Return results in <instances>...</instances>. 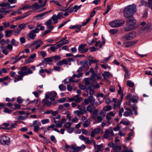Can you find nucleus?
I'll return each mask as SVG.
<instances>
[{"instance_id": "f257e3e1", "label": "nucleus", "mask_w": 152, "mask_h": 152, "mask_svg": "<svg viewBox=\"0 0 152 152\" xmlns=\"http://www.w3.org/2000/svg\"><path fill=\"white\" fill-rule=\"evenodd\" d=\"M136 5L133 4L127 6L124 9V16L126 18H129L126 21V26L124 28L125 31H128L136 28L135 26L136 21L133 15L136 11Z\"/></svg>"}, {"instance_id": "f03ea898", "label": "nucleus", "mask_w": 152, "mask_h": 152, "mask_svg": "<svg viewBox=\"0 0 152 152\" xmlns=\"http://www.w3.org/2000/svg\"><path fill=\"white\" fill-rule=\"evenodd\" d=\"M33 72L30 68H28L26 66H22L20 69V71L18 72V73L19 75H17L18 77H15L14 82L16 83L18 81L22 80L23 77L28 75L32 74Z\"/></svg>"}, {"instance_id": "7ed1b4c3", "label": "nucleus", "mask_w": 152, "mask_h": 152, "mask_svg": "<svg viewBox=\"0 0 152 152\" xmlns=\"http://www.w3.org/2000/svg\"><path fill=\"white\" fill-rule=\"evenodd\" d=\"M79 138L82 140H83L86 144H91L93 143L94 147L95 150L101 151H102V148L103 147L102 144L96 145L95 140L93 139L89 140V137H86L83 135L80 136Z\"/></svg>"}, {"instance_id": "20e7f679", "label": "nucleus", "mask_w": 152, "mask_h": 152, "mask_svg": "<svg viewBox=\"0 0 152 152\" xmlns=\"http://www.w3.org/2000/svg\"><path fill=\"white\" fill-rule=\"evenodd\" d=\"M88 63V62L87 61L85 60H84L82 63L81 66L80 67L77 71L78 74L77 75L74 74L72 76V77L75 78L76 77L77 78H79L82 77L83 75L82 72L83 69L85 68L86 69H88L89 68Z\"/></svg>"}, {"instance_id": "39448f33", "label": "nucleus", "mask_w": 152, "mask_h": 152, "mask_svg": "<svg viewBox=\"0 0 152 152\" xmlns=\"http://www.w3.org/2000/svg\"><path fill=\"white\" fill-rule=\"evenodd\" d=\"M124 23L125 21L123 20H118L110 22L109 25L113 28H117L122 26Z\"/></svg>"}, {"instance_id": "423d86ee", "label": "nucleus", "mask_w": 152, "mask_h": 152, "mask_svg": "<svg viewBox=\"0 0 152 152\" xmlns=\"http://www.w3.org/2000/svg\"><path fill=\"white\" fill-rule=\"evenodd\" d=\"M136 33L134 31H132L128 34H125L123 37V38L126 40H131L136 36Z\"/></svg>"}, {"instance_id": "0eeeda50", "label": "nucleus", "mask_w": 152, "mask_h": 152, "mask_svg": "<svg viewBox=\"0 0 152 152\" xmlns=\"http://www.w3.org/2000/svg\"><path fill=\"white\" fill-rule=\"evenodd\" d=\"M39 31V29L37 28H36L30 31L28 35L30 39H35L36 35L35 33H37Z\"/></svg>"}, {"instance_id": "6e6552de", "label": "nucleus", "mask_w": 152, "mask_h": 152, "mask_svg": "<svg viewBox=\"0 0 152 152\" xmlns=\"http://www.w3.org/2000/svg\"><path fill=\"white\" fill-rule=\"evenodd\" d=\"M86 44H81L78 47V51L80 53H84L87 52L88 50V49L86 47Z\"/></svg>"}, {"instance_id": "1a4fd4ad", "label": "nucleus", "mask_w": 152, "mask_h": 152, "mask_svg": "<svg viewBox=\"0 0 152 152\" xmlns=\"http://www.w3.org/2000/svg\"><path fill=\"white\" fill-rule=\"evenodd\" d=\"M10 142L8 137L5 135H3L0 137V142L2 144H7Z\"/></svg>"}, {"instance_id": "9d476101", "label": "nucleus", "mask_w": 152, "mask_h": 152, "mask_svg": "<svg viewBox=\"0 0 152 152\" xmlns=\"http://www.w3.org/2000/svg\"><path fill=\"white\" fill-rule=\"evenodd\" d=\"M125 111L123 115L125 117H131L133 114L132 112L131 109L127 107H124Z\"/></svg>"}, {"instance_id": "9b49d317", "label": "nucleus", "mask_w": 152, "mask_h": 152, "mask_svg": "<svg viewBox=\"0 0 152 152\" xmlns=\"http://www.w3.org/2000/svg\"><path fill=\"white\" fill-rule=\"evenodd\" d=\"M43 44V42L40 39H39L34 42L32 44V45H36L35 48L37 49Z\"/></svg>"}, {"instance_id": "f8f14e48", "label": "nucleus", "mask_w": 152, "mask_h": 152, "mask_svg": "<svg viewBox=\"0 0 152 152\" xmlns=\"http://www.w3.org/2000/svg\"><path fill=\"white\" fill-rule=\"evenodd\" d=\"M66 121V120L63 118L60 121H57V122L56 124V126L57 128H61L62 126V124L63 123H65Z\"/></svg>"}, {"instance_id": "ddd939ff", "label": "nucleus", "mask_w": 152, "mask_h": 152, "mask_svg": "<svg viewBox=\"0 0 152 152\" xmlns=\"http://www.w3.org/2000/svg\"><path fill=\"white\" fill-rule=\"evenodd\" d=\"M146 27L143 26L142 28V30L144 32H148L149 31L152 29V26L151 25L150 23H148L146 24Z\"/></svg>"}, {"instance_id": "4468645a", "label": "nucleus", "mask_w": 152, "mask_h": 152, "mask_svg": "<svg viewBox=\"0 0 152 152\" xmlns=\"http://www.w3.org/2000/svg\"><path fill=\"white\" fill-rule=\"evenodd\" d=\"M42 103L44 106L46 105L47 107H49L52 104V103L51 102L48 101V99H44L42 100Z\"/></svg>"}, {"instance_id": "2eb2a0df", "label": "nucleus", "mask_w": 152, "mask_h": 152, "mask_svg": "<svg viewBox=\"0 0 152 152\" xmlns=\"http://www.w3.org/2000/svg\"><path fill=\"white\" fill-rule=\"evenodd\" d=\"M88 58L89 60V64L90 65H91L92 64L95 63H97L99 62V60L96 59L94 60L93 57L91 56H89L88 57Z\"/></svg>"}, {"instance_id": "dca6fc26", "label": "nucleus", "mask_w": 152, "mask_h": 152, "mask_svg": "<svg viewBox=\"0 0 152 152\" xmlns=\"http://www.w3.org/2000/svg\"><path fill=\"white\" fill-rule=\"evenodd\" d=\"M10 125L9 123H4L0 126V129L8 130V127Z\"/></svg>"}, {"instance_id": "f3484780", "label": "nucleus", "mask_w": 152, "mask_h": 152, "mask_svg": "<svg viewBox=\"0 0 152 152\" xmlns=\"http://www.w3.org/2000/svg\"><path fill=\"white\" fill-rule=\"evenodd\" d=\"M53 61L52 57H50L45 58L44 59L43 62H45L48 64H50Z\"/></svg>"}, {"instance_id": "a211bd4d", "label": "nucleus", "mask_w": 152, "mask_h": 152, "mask_svg": "<svg viewBox=\"0 0 152 152\" xmlns=\"http://www.w3.org/2000/svg\"><path fill=\"white\" fill-rule=\"evenodd\" d=\"M135 43H136L135 42L130 41L124 42V44L125 47H129L134 45Z\"/></svg>"}, {"instance_id": "6ab92c4d", "label": "nucleus", "mask_w": 152, "mask_h": 152, "mask_svg": "<svg viewBox=\"0 0 152 152\" xmlns=\"http://www.w3.org/2000/svg\"><path fill=\"white\" fill-rule=\"evenodd\" d=\"M71 148L73 150V151L72 152H71V151H70L71 152H78V151H80L81 148L79 147H76L75 145H71Z\"/></svg>"}, {"instance_id": "aec40b11", "label": "nucleus", "mask_w": 152, "mask_h": 152, "mask_svg": "<svg viewBox=\"0 0 152 152\" xmlns=\"http://www.w3.org/2000/svg\"><path fill=\"white\" fill-rule=\"evenodd\" d=\"M97 76V74L94 72V70H93V72H92L90 78L91 81H93L94 82H95L96 80V77Z\"/></svg>"}, {"instance_id": "412c9836", "label": "nucleus", "mask_w": 152, "mask_h": 152, "mask_svg": "<svg viewBox=\"0 0 152 152\" xmlns=\"http://www.w3.org/2000/svg\"><path fill=\"white\" fill-rule=\"evenodd\" d=\"M39 136L43 138L42 140L45 143L47 144L51 142L49 139L45 138V137L42 135L41 134H39Z\"/></svg>"}, {"instance_id": "4be33fe9", "label": "nucleus", "mask_w": 152, "mask_h": 152, "mask_svg": "<svg viewBox=\"0 0 152 152\" xmlns=\"http://www.w3.org/2000/svg\"><path fill=\"white\" fill-rule=\"evenodd\" d=\"M88 99L90 102L91 104L93 106L95 101V99H94V97L92 96H90L88 97Z\"/></svg>"}, {"instance_id": "5701e85b", "label": "nucleus", "mask_w": 152, "mask_h": 152, "mask_svg": "<svg viewBox=\"0 0 152 152\" xmlns=\"http://www.w3.org/2000/svg\"><path fill=\"white\" fill-rule=\"evenodd\" d=\"M17 121H15V123L13 124H12L10 125V127H8V130H11L15 128L17 126Z\"/></svg>"}, {"instance_id": "b1692460", "label": "nucleus", "mask_w": 152, "mask_h": 152, "mask_svg": "<svg viewBox=\"0 0 152 152\" xmlns=\"http://www.w3.org/2000/svg\"><path fill=\"white\" fill-rule=\"evenodd\" d=\"M139 98L138 97L136 96H133L130 102L133 103H137L138 100Z\"/></svg>"}, {"instance_id": "393cba45", "label": "nucleus", "mask_w": 152, "mask_h": 152, "mask_svg": "<svg viewBox=\"0 0 152 152\" xmlns=\"http://www.w3.org/2000/svg\"><path fill=\"white\" fill-rule=\"evenodd\" d=\"M42 7L41 6V4L39 5L37 3H35L32 6H31V7L32 8H34L36 9H39L40 8Z\"/></svg>"}, {"instance_id": "a878e982", "label": "nucleus", "mask_w": 152, "mask_h": 152, "mask_svg": "<svg viewBox=\"0 0 152 152\" xmlns=\"http://www.w3.org/2000/svg\"><path fill=\"white\" fill-rule=\"evenodd\" d=\"M75 78L72 77H68L67 79H66L65 80V84L69 83L70 82H73L74 81L73 79H75Z\"/></svg>"}, {"instance_id": "bb28decb", "label": "nucleus", "mask_w": 152, "mask_h": 152, "mask_svg": "<svg viewBox=\"0 0 152 152\" xmlns=\"http://www.w3.org/2000/svg\"><path fill=\"white\" fill-rule=\"evenodd\" d=\"M113 148L115 150H118V151H119L121 150L122 147L121 145L117 146L116 144H114Z\"/></svg>"}, {"instance_id": "cd10ccee", "label": "nucleus", "mask_w": 152, "mask_h": 152, "mask_svg": "<svg viewBox=\"0 0 152 152\" xmlns=\"http://www.w3.org/2000/svg\"><path fill=\"white\" fill-rule=\"evenodd\" d=\"M147 6V2L146 1H145L144 0H142L140 1V3L139 4V6L140 7L142 6Z\"/></svg>"}, {"instance_id": "c85d7f7f", "label": "nucleus", "mask_w": 152, "mask_h": 152, "mask_svg": "<svg viewBox=\"0 0 152 152\" xmlns=\"http://www.w3.org/2000/svg\"><path fill=\"white\" fill-rule=\"evenodd\" d=\"M26 114V115L24 116H20L19 117H18V119H20L21 120H25V119H26L27 118H28V115L29 114L28 112H27Z\"/></svg>"}, {"instance_id": "c756f323", "label": "nucleus", "mask_w": 152, "mask_h": 152, "mask_svg": "<svg viewBox=\"0 0 152 152\" xmlns=\"http://www.w3.org/2000/svg\"><path fill=\"white\" fill-rule=\"evenodd\" d=\"M118 94L120 95V97L121 98V100L122 101L123 97V94L121 91V87L119 86V89L118 91Z\"/></svg>"}, {"instance_id": "7c9ffc66", "label": "nucleus", "mask_w": 152, "mask_h": 152, "mask_svg": "<svg viewBox=\"0 0 152 152\" xmlns=\"http://www.w3.org/2000/svg\"><path fill=\"white\" fill-rule=\"evenodd\" d=\"M58 88L60 91H65L66 90V86L62 84L60 85L59 86Z\"/></svg>"}, {"instance_id": "2f4dec72", "label": "nucleus", "mask_w": 152, "mask_h": 152, "mask_svg": "<svg viewBox=\"0 0 152 152\" xmlns=\"http://www.w3.org/2000/svg\"><path fill=\"white\" fill-rule=\"evenodd\" d=\"M72 123L70 122H68L64 124V126L65 128L68 129L72 125Z\"/></svg>"}, {"instance_id": "473e14b6", "label": "nucleus", "mask_w": 152, "mask_h": 152, "mask_svg": "<svg viewBox=\"0 0 152 152\" xmlns=\"http://www.w3.org/2000/svg\"><path fill=\"white\" fill-rule=\"evenodd\" d=\"M51 19L54 22V23L56 24L58 22V19L57 18V17H56V15H53Z\"/></svg>"}, {"instance_id": "72a5a7b5", "label": "nucleus", "mask_w": 152, "mask_h": 152, "mask_svg": "<svg viewBox=\"0 0 152 152\" xmlns=\"http://www.w3.org/2000/svg\"><path fill=\"white\" fill-rule=\"evenodd\" d=\"M126 85L128 86L131 87H133L134 86V84L130 80H128L126 82Z\"/></svg>"}, {"instance_id": "f704fd0d", "label": "nucleus", "mask_w": 152, "mask_h": 152, "mask_svg": "<svg viewBox=\"0 0 152 152\" xmlns=\"http://www.w3.org/2000/svg\"><path fill=\"white\" fill-rule=\"evenodd\" d=\"M112 109V107L110 105H107L104 107L103 110L104 111H109Z\"/></svg>"}, {"instance_id": "c9c22d12", "label": "nucleus", "mask_w": 152, "mask_h": 152, "mask_svg": "<svg viewBox=\"0 0 152 152\" xmlns=\"http://www.w3.org/2000/svg\"><path fill=\"white\" fill-rule=\"evenodd\" d=\"M102 45H103V44L101 42V41H98L96 42L95 43V46L96 47H97L98 46L99 47L101 48L102 47Z\"/></svg>"}, {"instance_id": "e433bc0d", "label": "nucleus", "mask_w": 152, "mask_h": 152, "mask_svg": "<svg viewBox=\"0 0 152 152\" xmlns=\"http://www.w3.org/2000/svg\"><path fill=\"white\" fill-rule=\"evenodd\" d=\"M19 28V29H20L21 31L25 28L26 27V25L24 23H23L20 24L18 26Z\"/></svg>"}, {"instance_id": "4c0bfd02", "label": "nucleus", "mask_w": 152, "mask_h": 152, "mask_svg": "<svg viewBox=\"0 0 152 152\" xmlns=\"http://www.w3.org/2000/svg\"><path fill=\"white\" fill-rule=\"evenodd\" d=\"M57 95V94L55 91H52L49 93V95L50 97H55Z\"/></svg>"}, {"instance_id": "58836bf2", "label": "nucleus", "mask_w": 152, "mask_h": 152, "mask_svg": "<svg viewBox=\"0 0 152 152\" xmlns=\"http://www.w3.org/2000/svg\"><path fill=\"white\" fill-rule=\"evenodd\" d=\"M112 56H110L107 58H105L104 59L101 60V63H104L107 62L109 60V59Z\"/></svg>"}, {"instance_id": "ea45409f", "label": "nucleus", "mask_w": 152, "mask_h": 152, "mask_svg": "<svg viewBox=\"0 0 152 152\" xmlns=\"http://www.w3.org/2000/svg\"><path fill=\"white\" fill-rule=\"evenodd\" d=\"M21 31L20 29L17 28L16 30L14 31V34L16 36H18L21 33Z\"/></svg>"}, {"instance_id": "a19ab883", "label": "nucleus", "mask_w": 152, "mask_h": 152, "mask_svg": "<svg viewBox=\"0 0 152 152\" xmlns=\"http://www.w3.org/2000/svg\"><path fill=\"white\" fill-rule=\"evenodd\" d=\"M32 8L31 6H30L29 5H26L23 6V8H20V10H27L28 9H30Z\"/></svg>"}, {"instance_id": "79ce46f5", "label": "nucleus", "mask_w": 152, "mask_h": 152, "mask_svg": "<svg viewBox=\"0 0 152 152\" xmlns=\"http://www.w3.org/2000/svg\"><path fill=\"white\" fill-rule=\"evenodd\" d=\"M133 135V134H129L128 137L125 138V142H126L130 140H131V137Z\"/></svg>"}, {"instance_id": "37998d69", "label": "nucleus", "mask_w": 152, "mask_h": 152, "mask_svg": "<svg viewBox=\"0 0 152 152\" xmlns=\"http://www.w3.org/2000/svg\"><path fill=\"white\" fill-rule=\"evenodd\" d=\"M46 15V13H45L44 12L40 14L37 16H36V17L38 18L39 19H42V17L44 16L45 15Z\"/></svg>"}, {"instance_id": "c03bdc74", "label": "nucleus", "mask_w": 152, "mask_h": 152, "mask_svg": "<svg viewBox=\"0 0 152 152\" xmlns=\"http://www.w3.org/2000/svg\"><path fill=\"white\" fill-rule=\"evenodd\" d=\"M1 48L2 50V52L5 55H7L8 52L7 50V48L3 47H1Z\"/></svg>"}, {"instance_id": "a18cd8bd", "label": "nucleus", "mask_w": 152, "mask_h": 152, "mask_svg": "<svg viewBox=\"0 0 152 152\" xmlns=\"http://www.w3.org/2000/svg\"><path fill=\"white\" fill-rule=\"evenodd\" d=\"M120 124H123L124 125L127 126L129 125L130 124V121L129 120H127L125 121H121L120 123Z\"/></svg>"}, {"instance_id": "49530a36", "label": "nucleus", "mask_w": 152, "mask_h": 152, "mask_svg": "<svg viewBox=\"0 0 152 152\" xmlns=\"http://www.w3.org/2000/svg\"><path fill=\"white\" fill-rule=\"evenodd\" d=\"M54 71L59 72L61 70H63V69L61 68L59 66H54Z\"/></svg>"}, {"instance_id": "de8ad7c7", "label": "nucleus", "mask_w": 152, "mask_h": 152, "mask_svg": "<svg viewBox=\"0 0 152 152\" xmlns=\"http://www.w3.org/2000/svg\"><path fill=\"white\" fill-rule=\"evenodd\" d=\"M50 121V120L49 119H43L41 121V123L43 124L49 123Z\"/></svg>"}, {"instance_id": "09e8293b", "label": "nucleus", "mask_w": 152, "mask_h": 152, "mask_svg": "<svg viewBox=\"0 0 152 152\" xmlns=\"http://www.w3.org/2000/svg\"><path fill=\"white\" fill-rule=\"evenodd\" d=\"M12 33V31L11 30H7L5 32V36L6 37H10Z\"/></svg>"}, {"instance_id": "8fccbe9b", "label": "nucleus", "mask_w": 152, "mask_h": 152, "mask_svg": "<svg viewBox=\"0 0 152 152\" xmlns=\"http://www.w3.org/2000/svg\"><path fill=\"white\" fill-rule=\"evenodd\" d=\"M86 111L88 112H89L91 113L92 112L93 109L91 106L88 105L87 107Z\"/></svg>"}, {"instance_id": "3c124183", "label": "nucleus", "mask_w": 152, "mask_h": 152, "mask_svg": "<svg viewBox=\"0 0 152 152\" xmlns=\"http://www.w3.org/2000/svg\"><path fill=\"white\" fill-rule=\"evenodd\" d=\"M45 71V69H44L42 68L39 70V73L42 77H45V75H42L41 74L44 73Z\"/></svg>"}, {"instance_id": "603ef678", "label": "nucleus", "mask_w": 152, "mask_h": 152, "mask_svg": "<svg viewBox=\"0 0 152 152\" xmlns=\"http://www.w3.org/2000/svg\"><path fill=\"white\" fill-rule=\"evenodd\" d=\"M90 80H91L90 78H85L84 81L86 85H89L90 84Z\"/></svg>"}, {"instance_id": "864d4df0", "label": "nucleus", "mask_w": 152, "mask_h": 152, "mask_svg": "<svg viewBox=\"0 0 152 152\" xmlns=\"http://www.w3.org/2000/svg\"><path fill=\"white\" fill-rule=\"evenodd\" d=\"M100 131V129L99 128H96L94 130L91 131V133H99Z\"/></svg>"}, {"instance_id": "5fc2aeb1", "label": "nucleus", "mask_w": 152, "mask_h": 152, "mask_svg": "<svg viewBox=\"0 0 152 152\" xmlns=\"http://www.w3.org/2000/svg\"><path fill=\"white\" fill-rule=\"evenodd\" d=\"M90 124V122L88 121L84 122L83 124V126L85 128L88 127Z\"/></svg>"}, {"instance_id": "6e6d98bb", "label": "nucleus", "mask_w": 152, "mask_h": 152, "mask_svg": "<svg viewBox=\"0 0 152 152\" xmlns=\"http://www.w3.org/2000/svg\"><path fill=\"white\" fill-rule=\"evenodd\" d=\"M63 15V13L61 12H60L58 13L57 15H56V17H57V18L58 19H59L62 18V16Z\"/></svg>"}, {"instance_id": "4d7b16f0", "label": "nucleus", "mask_w": 152, "mask_h": 152, "mask_svg": "<svg viewBox=\"0 0 152 152\" xmlns=\"http://www.w3.org/2000/svg\"><path fill=\"white\" fill-rule=\"evenodd\" d=\"M75 129L74 128L69 127L67 129V132L69 133H72L75 130Z\"/></svg>"}, {"instance_id": "13d9d810", "label": "nucleus", "mask_w": 152, "mask_h": 152, "mask_svg": "<svg viewBox=\"0 0 152 152\" xmlns=\"http://www.w3.org/2000/svg\"><path fill=\"white\" fill-rule=\"evenodd\" d=\"M55 126V125L54 124H52L51 125L49 126H48L47 128V130H53V129L54 128Z\"/></svg>"}, {"instance_id": "bf43d9fd", "label": "nucleus", "mask_w": 152, "mask_h": 152, "mask_svg": "<svg viewBox=\"0 0 152 152\" xmlns=\"http://www.w3.org/2000/svg\"><path fill=\"white\" fill-rule=\"evenodd\" d=\"M23 101V99H22L19 96L18 97L17 101L19 104L22 103Z\"/></svg>"}, {"instance_id": "052dcab7", "label": "nucleus", "mask_w": 152, "mask_h": 152, "mask_svg": "<svg viewBox=\"0 0 152 152\" xmlns=\"http://www.w3.org/2000/svg\"><path fill=\"white\" fill-rule=\"evenodd\" d=\"M132 97V94H127L126 96V99L129 101V102H130V101L131 100V99L132 98H131V97Z\"/></svg>"}, {"instance_id": "680f3d73", "label": "nucleus", "mask_w": 152, "mask_h": 152, "mask_svg": "<svg viewBox=\"0 0 152 152\" xmlns=\"http://www.w3.org/2000/svg\"><path fill=\"white\" fill-rule=\"evenodd\" d=\"M118 30L116 29H113L110 30V32L112 34H115L117 33Z\"/></svg>"}, {"instance_id": "e2e57ef3", "label": "nucleus", "mask_w": 152, "mask_h": 152, "mask_svg": "<svg viewBox=\"0 0 152 152\" xmlns=\"http://www.w3.org/2000/svg\"><path fill=\"white\" fill-rule=\"evenodd\" d=\"M52 58L54 60L57 61L61 59V57L59 56L56 55L53 56Z\"/></svg>"}, {"instance_id": "0e129e2a", "label": "nucleus", "mask_w": 152, "mask_h": 152, "mask_svg": "<svg viewBox=\"0 0 152 152\" xmlns=\"http://www.w3.org/2000/svg\"><path fill=\"white\" fill-rule=\"evenodd\" d=\"M34 132H38L39 129H41L38 126L35 125L34 127Z\"/></svg>"}, {"instance_id": "69168bd1", "label": "nucleus", "mask_w": 152, "mask_h": 152, "mask_svg": "<svg viewBox=\"0 0 152 152\" xmlns=\"http://www.w3.org/2000/svg\"><path fill=\"white\" fill-rule=\"evenodd\" d=\"M10 4L9 3H2L0 4V6L1 7H6L7 6H9Z\"/></svg>"}, {"instance_id": "338daca9", "label": "nucleus", "mask_w": 152, "mask_h": 152, "mask_svg": "<svg viewBox=\"0 0 152 152\" xmlns=\"http://www.w3.org/2000/svg\"><path fill=\"white\" fill-rule=\"evenodd\" d=\"M16 75V72L13 71H11L9 73L10 76L12 78L14 77Z\"/></svg>"}, {"instance_id": "774afa93", "label": "nucleus", "mask_w": 152, "mask_h": 152, "mask_svg": "<svg viewBox=\"0 0 152 152\" xmlns=\"http://www.w3.org/2000/svg\"><path fill=\"white\" fill-rule=\"evenodd\" d=\"M148 7L151 9H152V0H148Z\"/></svg>"}]
</instances>
